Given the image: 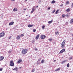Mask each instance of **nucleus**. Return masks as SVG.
<instances>
[{
  "mask_svg": "<svg viewBox=\"0 0 73 73\" xmlns=\"http://www.w3.org/2000/svg\"><path fill=\"white\" fill-rule=\"evenodd\" d=\"M66 41L65 40H64L63 42L62 43L61 47V48H64L65 47V42Z\"/></svg>",
  "mask_w": 73,
  "mask_h": 73,
  "instance_id": "nucleus-1",
  "label": "nucleus"
},
{
  "mask_svg": "<svg viewBox=\"0 0 73 73\" xmlns=\"http://www.w3.org/2000/svg\"><path fill=\"white\" fill-rule=\"evenodd\" d=\"M28 52V50H27V49H23L22 50V53L23 54H26Z\"/></svg>",
  "mask_w": 73,
  "mask_h": 73,
  "instance_id": "nucleus-2",
  "label": "nucleus"
},
{
  "mask_svg": "<svg viewBox=\"0 0 73 73\" xmlns=\"http://www.w3.org/2000/svg\"><path fill=\"white\" fill-rule=\"evenodd\" d=\"M10 66H14L13 61L11 60L10 61Z\"/></svg>",
  "mask_w": 73,
  "mask_h": 73,
  "instance_id": "nucleus-3",
  "label": "nucleus"
},
{
  "mask_svg": "<svg viewBox=\"0 0 73 73\" xmlns=\"http://www.w3.org/2000/svg\"><path fill=\"white\" fill-rule=\"evenodd\" d=\"M5 35V33L3 31L0 34V37H4Z\"/></svg>",
  "mask_w": 73,
  "mask_h": 73,
  "instance_id": "nucleus-4",
  "label": "nucleus"
},
{
  "mask_svg": "<svg viewBox=\"0 0 73 73\" xmlns=\"http://www.w3.org/2000/svg\"><path fill=\"white\" fill-rule=\"evenodd\" d=\"M46 37V36H45V35H41L40 36V38L41 39H42V40H44V39H45V38Z\"/></svg>",
  "mask_w": 73,
  "mask_h": 73,
  "instance_id": "nucleus-5",
  "label": "nucleus"
},
{
  "mask_svg": "<svg viewBox=\"0 0 73 73\" xmlns=\"http://www.w3.org/2000/svg\"><path fill=\"white\" fill-rule=\"evenodd\" d=\"M20 37H21V35H20L17 36L16 37V38L17 40H20Z\"/></svg>",
  "mask_w": 73,
  "mask_h": 73,
  "instance_id": "nucleus-6",
  "label": "nucleus"
},
{
  "mask_svg": "<svg viewBox=\"0 0 73 73\" xmlns=\"http://www.w3.org/2000/svg\"><path fill=\"white\" fill-rule=\"evenodd\" d=\"M70 23L71 24H73V19H71L70 20Z\"/></svg>",
  "mask_w": 73,
  "mask_h": 73,
  "instance_id": "nucleus-7",
  "label": "nucleus"
},
{
  "mask_svg": "<svg viewBox=\"0 0 73 73\" xmlns=\"http://www.w3.org/2000/svg\"><path fill=\"white\" fill-rule=\"evenodd\" d=\"M65 50V49H63L60 51V53H63V52H64Z\"/></svg>",
  "mask_w": 73,
  "mask_h": 73,
  "instance_id": "nucleus-8",
  "label": "nucleus"
},
{
  "mask_svg": "<svg viewBox=\"0 0 73 73\" xmlns=\"http://www.w3.org/2000/svg\"><path fill=\"white\" fill-rule=\"evenodd\" d=\"M14 24V22L12 21L11 22H10L9 23V25H13Z\"/></svg>",
  "mask_w": 73,
  "mask_h": 73,
  "instance_id": "nucleus-9",
  "label": "nucleus"
},
{
  "mask_svg": "<svg viewBox=\"0 0 73 73\" xmlns=\"http://www.w3.org/2000/svg\"><path fill=\"white\" fill-rule=\"evenodd\" d=\"M27 27H28L29 28H31V27H33V25H29L27 26Z\"/></svg>",
  "mask_w": 73,
  "mask_h": 73,
  "instance_id": "nucleus-10",
  "label": "nucleus"
},
{
  "mask_svg": "<svg viewBox=\"0 0 73 73\" xmlns=\"http://www.w3.org/2000/svg\"><path fill=\"white\" fill-rule=\"evenodd\" d=\"M22 60L21 59H20L18 61L17 63V64H20L21 62H22Z\"/></svg>",
  "mask_w": 73,
  "mask_h": 73,
  "instance_id": "nucleus-11",
  "label": "nucleus"
},
{
  "mask_svg": "<svg viewBox=\"0 0 73 73\" xmlns=\"http://www.w3.org/2000/svg\"><path fill=\"white\" fill-rule=\"evenodd\" d=\"M4 59V56H1L0 57V61H1Z\"/></svg>",
  "mask_w": 73,
  "mask_h": 73,
  "instance_id": "nucleus-12",
  "label": "nucleus"
},
{
  "mask_svg": "<svg viewBox=\"0 0 73 73\" xmlns=\"http://www.w3.org/2000/svg\"><path fill=\"white\" fill-rule=\"evenodd\" d=\"M13 11L14 12H16V11H17V9L16 8H14Z\"/></svg>",
  "mask_w": 73,
  "mask_h": 73,
  "instance_id": "nucleus-13",
  "label": "nucleus"
},
{
  "mask_svg": "<svg viewBox=\"0 0 73 73\" xmlns=\"http://www.w3.org/2000/svg\"><path fill=\"white\" fill-rule=\"evenodd\" d=\"M35 9H35L33 8H32V11H31V13H33V12L35 11Z\"/></svg>",
  "mask_w": 73,
  "mask_h": 73,
  "instance_id": "nucleus-14",
  "label": "nucleus"
},
{
  "mask_svg": "<svg viewBox=\"0 0 73 73\" xmlns=\"http://www.w3.org/2000/svg\"><path fill=\"white\" fill-rule=\"evenodd\" d=\"M40 36V35H38L36 36V40H37L38 38V37H39V36Z\"/></svg>",
  "mask_w": 73,
  "mask_h": 73,
  "instance_id": "nucleus-15",
  "label": "nucleus"
},
{
  "mask_svg": "<svg viewBox=\"0 0 73 73\" xmlns=\"http://www.w3.org/2000/svg\"><path fill=\"white\" fill-rule=\"evenodd\" d=\"M66 11L67 12H70V9L68 8L66 9Z\"/></svg>",
  "mask_w": 73,
  "mask_h": 73,
  "instance_id": "nucleus-16",
  "label": "nucleus"
},
{
  "mask_svg": "<svg viewBox=\"0 0 73 73\" xmlns=\"http://www.w3.org/2000/svg\"><path fill=\"white\" fill-rule=\"evenodd\" d=\"M17 69H18V68H17V67H16L13 69V70H16L17 71Z\"/></svg>",
  "mask_w": 73,
  "mask_h": 73,
  "instance_id": "nucleus-17",
  "label": "nucleus"
},
{
  "mask_svg": "<svg viewBox=\"0 0 73 73\" xmlns=\"http://www.w3.org/2000/svg\"><path fill=\"white\" fill-rule=\"evenodd\" d=\"M60 68H58L56 69V70H55V71L56 72H58V70H60Z\"/></svg>",
  "mask_w": 73,
  "mask_h": 73,
  "instance_id": "nucleus-18",
  "label": "nucleus"
},
{
  "mask_svg": "<svg viewBox=\"0 0 73 73\" xmlns=\"http://www.w3.org/2000/svg\"><path fill=\"white\" fill-rule=\"evenodd\" d=\"M69 4V1H67L66 3V5H68Z\"/></svg>",
  "mask_w": 73,
  "mask_h": 73,
  "instance_id": "nucleus-19",
  "label": "nucleus"
},
{
  "mask_svg": "<svg viewBox=\"0 0 73 73\" xmlns=\"http://www.w3.org/2000/svg\"><path fill=\"white\" fill-rule=\"evenodd\" d=\"M56 1L54 0H53L52 1L51 3L52 4H54V3H55Z\"/></svg>",
  "mask_w": 73,
  "mask_h": 73,
  "instance_id": "nucleus-20",
  "label": "nucleus"
},
{
  "mask_svg": "<svg viewBox=\"0 0 73 73\" xmlns=\"http://www.w3.org/2000/svg\"><path fill=\"white\" fill-rule=\"evenodd\" d=\"M52 22H53L52 21H48V24H50L51 23H52Z\"/></svg>",
  "mask_w": 73,
  "mask_h": 73,
  "instance_id": "nucleus-21",
  "label": "nucleus"
},
{
  "mask_svg": "<svg viewBox=\"0 0 73 73\" xmlns=\"http://www.w3.org/2000/svg\"><path fill=\"white\" fill-rule=\"evenodd\" d=\"M66 62V60H64L62 62V64H64V63H65V62Z\"/></svg>",
  "mask_w": 73,
  "mask_h": 73,
  "instance_id": "nucleus-22",
  "label": "nucleus"
},
{
  "mask_svg": "<svg viewBox=\"0 0 73 73\" xmlns=\"http://www.w3.org/2000/svg\"><path fill=\"white\" fill-rule=\"evenodd\" d=\"M59 11V10H57L55 12L56 14H57V13H58Z\"/></svg>",
  "mask_w": 73,
  "mask_h": 73,
  "instance_id": "nucleus-23",
  "label": "nucleus"
},
{
  "mask_svg": "<svg viewBox=\"0 0 73 73\" xmlns=\"http://www.w3.org/2000/svg\"><path fill=\"white\" fill-rule=\"evenodd\" d=\"M55 35H58V34H59V33H58V32H56L55 33Z\"/></svg>",
  "mask_w": 73,
  "mask_h": 73,
  "instance_id": "nucleus-24",
  "label": "nucleus"
},
{
  "mask_svg": "<svg viewBox=\"0 0 73 73\" xmlns=\"http://www.w3.org/2000/svg\"><path fill=\"white\" fill-rule=\"evenodd\" d=\"M35 71V69H33L32 70L31 72H34Z\"/></svg>",
  "mask_w": 73,
  "mask_h": 73,
  "instance_id": "nucleus-25",
  "label": "nucleus"
},
{
  "mask_svg": "<svg viewBox=\"0 0 73 73\" xmlns=\"http://www.w3.org/2000/svg\"><path fill=\"white\" fill-rule=\"evenodd\" d=\"M37 64H40V61H38V62L37 63Z\"/></svg>",
  "mask_w": 73,
  "mask_h": 73,
  "instance_id": "nucleus-26",
  "label": "nucleus"
},
{
  "mask_svg": "<svg viewBox=\"0 0 73 73\" xmlns=\"http://www.w3.org/2000/svg\"><path fill=\"white\" fill-rule=\"evenodd\" d=\"M55 11H56V10H55V9H54L53 10L52 12V13H54L55 12Z\"/></svg>",
  "mask_w": 73,
  "mask_h": 73,
  "instance_id": "nucleus-27",
  "label": "nucleus"
},
{
  "mask_svg": "<svg viewBox=\"0 0 73 73\" xmlns=\"http://www.w3.org/2000/svg\"><path fill=\"white\" fill-rule=\"evenodd\" d=\"M44 60H42V61H41L42 64H43V63H44Z\"/></svg>",
  "mask_w": 73,
  "mask_h": 73,
  "instance_id": "nucleus-28",
  "label": "nucleus"
},
{
  "mask_svg": "<svg viewBox=\"0 0 73 73\" xmlns=\"http://www.w3.org/2000/svg\"><path fill=\"white\" fill-rule=\"evenodd\" d=\"M21 37H23V36H24V34H21Z\"/></svg>",
  "mask_w": 73,
  "mask_h": 73,
  "instance_id": "nucleus-29",
  "label": "nucleus"
},
{
  "mask_svg": "<svg viewBox=\"0 0 73 73\" xmlns=\"http://www.w3.org/2000/svg\"><path fill=\"white\" fill-rule=\"evenodd\" d=\"M45 28V26H42V29H44V28Z\"/></svg>",
  "mask_w": 73,
  "mask_h": 73,
  "instance_id": "nucleus-30",
  "label": "nucleus"
},
{
  "mask_svg": "<svg viewBox=\"0 0 73 73\" xmlns=\"http://www.w3.org/2000/svg\"><path fill=\"white\" fill-rule=\"evenodd\" d=\"M67 67L68 68H69V63H68V64H67Z\"/></svg>",
  "mask_w": 73,
  "mask_h": 73,
  "instance_id": "nucleus-31",
  "label": "nucleus"
},
{
  "mask_svg": "<svg viewBox=\"0 0 73 73\" xmlns=\"http://www.w3.org/2000/svg\"><path fill=\"white\" fill-rule=\"evenodd\" d=\"M33 31L34 32H35L36 31V30L35 29H34L33 30Z\"/></svg>",
  "mask_w": 73,
  "mask_h": 73,
  "instance_id": "nucleus-32",
  "label": "nucleus"
},
{
  "mask_svg": "<svg viewBox=\"0 0 73 73\" xmlns=\"http://www.w3.org/2000/svg\"><path fill=\"white\" fill-rule=\"evenodd\" d=\"M69 15L67 14L66 15V17H69Z\"/></svg>",
  "mask_w": 73,
  "mask_h": 73,
  "instance_id": "nucleus-33",
  "label": "nucleus"
},
{
  "mask_svg": "<svg viewBox=\"0 0 73 73\" xmlns=\"http://www.w3.org/2000/svg\"><path fill=\"white\" fill-rule=\"evenodd\" d=\"M68 22H67L66 23H65V25H68Z\"/></svg>",
  "mask_w": 73,
  "mask_h": 73,
  "instance_id": "nucleus-34",
  "label": "nucleus"
},
{
  "mask_svg": "<svg viewBox=\"0 0 73 73\" xmlns=\"http://www.w3.org/2000/svg\"><path fill=\"white\" fill-rule=\"evenodd\" d=\"M11 52H12V51L9 50V51H8V53H11Z\"/></svg>",
  "mask_w": 73,
  "mask_h": 73,
  "instance_id": "nucleus-35",
  "label": "nucleus"
},
{
  "mask_svg": "<svg viewBox=\"0 0 73 73\" xmlns=\"http://www.w3.org/2000/svg\"><path fill=\"white\" fill-rule=\"evenodd\" d=\"M72 57H70L69 58V59H70V60H72Z\"/></svg>",
  "mask_w": 73,
  "mask_h": 73,
  "instance_id": "nucleus-36",
  "label": "nucleus"
},
{
  "mask_svg": "<svg viewBox=\"0 0 73 73\" xmlns=\"http://www.w3.org/2000/svg\"><path fill=\"white\" fill-rule=\"evenodd\" d=\"M41 58H39V59H38V61H40V60H41Z\"/></svg>",
  "mask_w": 73,
  "mask_h": 73,
  "instance_id": "nucleus-37",
  "label": "nucleus"
},
{
  "mask_svg": "<svg viewBox=\"0 0 73 73\" xmlns=\"http://www.w3.org/2000/svg\"><path fill=\"white\" fill-rule=\"evenodd\" d=\"M62 17H65V15H62Z\"/></svg>",
  "mask_w": 73,
  "mask_h": 73,
  "instance_id": "nucleus-38",
  "label": "nucleus"
},
{
  "mask_svg": "<svg viewBox=\"0 0 73 73\" xmlns=\"http://www.w3.org/2000/svg\"><path fill=\"white\" fill-rule=\"evenodd\" d=\"M3 70V68H0V71H2Z\"/></svg>",
  "mask_w": 73,
  "mask_h": 73,
  "instance_id": "nucleus-39",
  "label": "nucleus"
},
{
  "mask_svg": "<svg viewBox=\"0 0 73 73\" xmlns=\"http://www.w3.org/2000/svg\"><path fill=\"white\" fill-rule=\"evenodd\" d=\"M72 7L73 8V3H72Z\"/></svg>",
  "mask_w": 73,
  "mask_h": 73,
  "instance_id": "nucleus-40",
  "label": "nucleus"
},
{
  "mask_svg": "<svg viewBox=\"0 0 73 73\" xmlns=\"http://www.w3.org/2000/svg\"><path fill=\"white\" fill-rule=\"evenodd\" d=\"M50 9V7H49L48 8V9Z\"/></svg>",
  "mask_w": 73,
  "mask_h": 73,
  "instance_id": "nucleus-41",
  "label": "nucleus"
},
{
  "mask_svg": "<svg viewBox=\"0 0 73 73\" xmlns=\"http://www.w3.org/2000/svg\"><path fill=\"white\" fill-rule=\"evenodd\" d=\"M49 41H52V38H50L49 40Z\"/></svg>",
  "mask_w": 73,
  "mask_h": 73,
  "instance_id": "nucleus-42",
  "label": "nucleus"
},
{
  "mask_svg": "<svg viewBox=\"0 0 73 73\" xmlns=\"http://www.w3.org/2000/svg\"><path fill=\"white\" fill-rule=\"evenodd\" d=\"M38 50V49H37V48L35 49V50L36 51V50Z\"/></svg>",
  "mask_w": 73,
  "mask_h": 73,
  "instance_id": "nucleus-43",
  "label": "nucleus"
},
{
  "mask_svg": "<svg viewBox=\"0 0 73 73\" xmlns=\"http://www.w3.org/2000/svg\"><path fill=\"white\" fill-rule=\"evenodd\" d=\"M36 7L35 6H34L33 7V8H34V9H35V8Z\"/></svg>",
  "mask_w": 73,
  "mask_h": 73,
  "instance_id": "nucleus-44",
  "label": "nucleus"
},
{
  "mask_svg": "<svg viewBox=\"0 0 73 73\" xmlns=\"http://www.w3.org/2000/svg\"><path fill=\"white\" fill-rule=\"evenodd\" d=\"M41 1H39L38 2V3H40Z\"/></svg>",
  "mask_w": 73,
  "mask_h": 73,
  "instance_id": "nucleus-45",
  "label": "nucleus"
},
{
  "mask_svg": "<svg viewBox=\"0 0 73 73\" xmlns=\"http://www.w3.org/2000/svg\"><path fill=\"white\" fill-rule=\"evenodd\" d=\"M63 6V5H60V7H62Z\"/></svg>",
  "mask_w": 73,
  "mask_h": 73,
  "instance_id": "nucleus-46",
  "label": "nucleus"
},
{
  "mask_svg": "<svg viewBox=\"0 0 73 73\" xmlns=\"http://www.w3.org/2000/svg\"><path fill=\"white\" fill-rule=\"evenodd\" d=\"M24 11H26V10H27V9H23Z\"/></svg>",
  "mask_w": 73,
  "mask_h": 73,
  "instance_id": "nucleus-47",
  "label": "nucleus"
},
{
  "mask_svg": "<svg viewBox=\"0 0 73 73\" xmlns=\"http://www.w3.org/2000/svg\"><path fill=\"white\" fill-rule=\"evenodd\" d=\"M12 1H15V0H11Z\"/></svg>",
  "mask_w": 73,
  "mask_h": 73,
  "instance_id": "nucleus-48",
  "label": "nucleus"
},
{
  "mask_svg": "<svg viewBox=\"0 0 73 73\" xmlns=\"http://www.w3.org/2000/svg\"><path fill=\"white\" fill-rule=\"evenodd\" d=\"M36 8H38V6H36Z\"/></svg>",
  "mask_w": 73,
  "mask_h": 73,
  "instance_id": "nucleus-49",
  "label": "nucleus"
},
{
  "mask_svg": "<svg viewBox=\"0 0 73 73\" xmlns=\"http://www.w3.org/2000/svg\"><path fill=\"white\" fill-rule=\"evenodd\" d=\"M27 0H25V1H27Z\"/></svg>",
  "mask_w": 73,
  "mask_h": 73,
  "instance_id": "nucleus-50",
  "label": "nucleus"
},
{
  "mask_svg": "<svg viewBox=\"0 0 73 73\" xmlns=\"http://www.w3.org/2000/svg\"><path fill=\"white\" fill-rule=\"evenodd\" d=\"M19 68H20V69H21V67H19Z\"/></svg>",
  "mask_w": 73,
  "mask_h": 73,
  "instance_id": "nucleus-51",
  "label": "nucleus"
},
{
  "mask_svg": "<svg viewBox=\"0 0 73 73\" xmlns=\"http://www.w3.org/2000/svg\"><path fill=\"white\" fill-rule=\"evenodd\" d=\"M56 60H54V62H55V61H56Z\"/></svg>",
  "mask_w": 73,
  "mask_h": 73,
  "instance_id": "nucleus-52",
  "label": "nucleus"
},
{
  "mask_svg": "<svg viewBox=\"0 0 73 73\" xmlns=\"http://www.w3.org/2000/svg\"><path fill=\"white\" fill-rule=\"evenodd\" d=\"M72 36H73V34H72Z\"/></svg>",
  "mask_w": 73,
  "mask_h": 73,
  "instance_id": "nucleus-53",
  "label": "nucleus"
},
{
  "mask_svg": "<svg viewBox=\"0 0 73 73\" xmlns=\"http://www.w3.org/2000/svg\"><path fill=\"white\" fill-rule=\"evenodd\" d=\"M26 16H28V15H26Z\"/></svg>",
  "mask_w": 73,
  "mask_h": 73,
  "instance_id": "nucleus-54",
  "label": "nucleus"
}]
</instances>
